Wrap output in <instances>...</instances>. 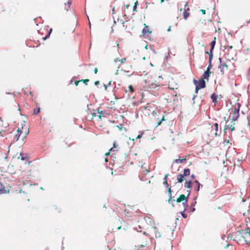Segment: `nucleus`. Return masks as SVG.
I'll return each mask as SVG.
<instances>
[{"instance_id": "20e7f679", "label": "nucleus", "mask_w": 250, "mask_h": 250, "mask_svg": "<svg viewBox=\"0 0 250 250\" xmlns=\"http://www.w3.org/2000/svg\"><path fill=\"white\" fill-rule=\"evenodd\" d=\"M189 193H188L187 196H186L184 194H181L178 198H177L176 201L177 203H180L181 202L184 201V202L183 203V205L185 206H187V203L188 202V197Z\"/></svg>"}, {"instance_id": "ddd939ff", "label": "nucleus", "mask_w": 250, "mask_h": 250, "mask_svg": "<svg viewBox=\"0 0 250 250\" xmlns=\"http://www.w3.org/2000/svg\"><path fill=\"white\" fill-rule=\"evenodd\" d=\"M218 124L215 123L214 125V128L212 127L211 132L214 134L216 136H219V134L218 133Z\"/></svg>"}, {"instance_id": "473e14b6", "label": "nucleus", "mask_w": 250, "mask_h": 250, "mask_svg": "<svg viewBox=\"0 0 250 250\" xmlns=\"http://www.w3.org/2000/svg\"><path fill=\"white\" fill-rule=\"evenodd\" d=\"M85 84H87V83L89 81V79H84L81 80Z\"/></svg>"}, {"instance_id": "0eeeda50", "label": "nucleus", "mask_w": 250, "mask_h": 250, "mask_svg": "<svg viewBox=\"0 0 250 250\" xmlns=\"http://www.w3.org/2000/svg\"><path fill=\"white\" fill-rule=\"evenodd\" d=\"M189 10V8L188 7V2H186L185 4L184 10L183 13V18L185 20H187L189 16L190 13L188 11Z\"/></svg>"}, {"instance_id": "e433bc0d", "label": "nucleus", "mask_w": 250, "mask_h": 250, "mask_svg": "<svg viewBox=\"0 0 250 250\" xmlns=\"http://www.w3.org/2000/svg\"><path fill=\"white\" fill-rule=\"evenodd\" d=\"M81 82H82V81H80V80L75 81V85L76 86H78L79 83H80Z\"/></svg>"}, {"instance_id": "a19ab883", "label": "nucleus", "mask_w": 250, "mask_h": 250, "mask_svg": "<svg viewBox=\"0 0 250 250\" xmlns=\"http://www.w3.org/2000/svg\"><path fill=\"white\" fill-rule=\"evenodd\" d=\"M248 230L246 231V233H249L250 235V227H248Z\"/></svg>"}, {"instance_id": "c85d7f7f", "label": "nucleus", "mask_w": 250, "mask_h": 250, "mask_svg": "<svg viewBox=\"0 0 250 250\" xmlns=\"http://www.w3.org/2000/svg\"><path fill=\"white\" fill-rule=\"evenodd\" d=\"M40 110H41V108L40 107H39L37 109H35L34 110V114H38V113H39L40 112Z\"/></svg>"}, {"instance_id": "c756f323", "label": "nucleus", "mask_w": 250, "mask_h": 250, "mask_svg": "<svg viewBox=\"0 0 250 250\" xmlns=\"http://www.w3.org/2000/svg\"><path fill=\"white\" fill-rule=\"evenodd\" d=\"M246 225L248 226V227H250V218H248V219H246Z\"/></svg>"}, {"instance_id": "ea45409f", "label": "nucleus", "mask_w": 250, "mask_h": 250, "mask_svg": "<svg viewBox=\"0 0 250 250\" xmlns=\"http://www.w3.org/2000/svg\"><path fill=\"white\" fill-rule=\"evenodd\" d=\"M164 184L167 187H168V184L167 180H165V181L164 182Z\"/></svg>"}, {"instance_id": "3c124183", "label": "nucleus", "mask_w": 250, "mask_h": 250, "mask_svg": "<svg viewBox=\"0 0 250 250\" xmlns=\"http://www.w3.org/2000/svg\"><path fill=\"white\" fill-rule=\"evenodd\" d=\"M117 126L119 128V130H122V125H120V126L117 125Z\"/></svg>"}, {"instance_id": "f257e3e1", "label": "nucleus", "mask_w": 250, "mask_h": 250, "mask_svg": "<svg viewBox=\"0 0 250 250\" xmlns=\"http://www.w3.org/2000/svg\"><path fill=\"white\" fill-rule=\"evenodd\" d=\"M29 133V126L25 121H22L17 130V134L14 136V140L18 141L20 137L23 143H25V139Z\"/></svg>"}, {"instance_id": "5fc2aeb1", "label": "nucleus", "mask_w": 250, "mask_h": 250, "mask_svg": "<svg viewBox=\"0 0 250 250\" xmlns=\"http://www.w3.org/2000/svg\"><path fill=\"white\" fill-rule=\"evenodd\" d=\"M21 159L22 160H24L25 159L24 157L22 156L21 154Z\"/></svg>"}, {"instance_id": "8fccbe9b", "label": "nucleus", "mask_w": 250, "mask_h": 250, "mask_svg": "<svg viewBox=\"0 0 250 250\" xmlns=\"http://www.w3.org/2000/svg\"><path fill=\"white\" fill-rule=\"evenodd\" d=\"M199 89H197V86H196V87H195V93H198V90H199Z\"/></svg>"}, {"instance_id": "7c9ffc66", "label": "nucleus", "mask_w": 250, "mask_h": 250, "mask_svg": "<svg viewBox=\"0 0 250 250\" xmlns=\"http://www.w3.org/2000/svg\"><path fill=\"white\" fill-rule=\"evenodd\" d=\"M128 88L129 89V91L131 92V93H133L134 91V88L133 87H132V85H129L128 86Z\"/></svg>"}, {"instance_id": "5701e85b", "label": "nucleus", "mask_w": 250, "mask_h": 250, "mask_svg": "<svg viewBox=\"0 0 250 250\" xmlns=\"http://www.w3.org/2000/svg\"><path fill=\"white\" fill-rule=\"evenodd\" d=\"M126 58H124L122 59H119L118 58H116L114 60V62H120L121 63H124L126 61Z\"/></svg>"}, {"instance_id": "f03ea898", "label": "nucleus", "mask_w": 250, "mask_h": 250, "mask_svg": "<svg viewBox=\"0 0 250 250\" xmlns=\"http://www.w3.org/2000/svg\"><path fill=\"white\" fill-rule=\"evenodd\" d=\"M150 237L146 232L139 233L136 236V241L139 246V248H143L147 245Z\"/></svg>"}, {"instance_id": "72a5a7b5", "label": "nucleus", "mask_w": 250, "mask_h": 250, "mask_svg": "<svg viewBox=\"0 0 250 250\" xmlns=\"http://www.w3.org/2000/svg\"><path fill=\"white\" fill-rule=\"evenodd\" d=\"M137 3H138V1H137L135 3V4L133 6V11H136V8H137Z\"/></svg>"}, {"instance_id": "412c9836", "label": "nucleus", "mask_w": 250, "mask_h": 250, "mask_svg": "<svg viewBox=\"0 0 250 250\" xmlns=\"http://www.w3.org/2000/svg\"><path fill=\"white\" fill-rule=\"evenodd\" d=\"M185 187L186 188H188L189 190H188V193L190 192V189L191 187V182L190 181H186L185 184Z\"/></svg>"}, {"instance_id": "423d86ee", "label": "nucleus", "mask_w": 250, "mask_h": 250, "mask_svg": "<svg viewBox=\"0 0 250 250\" xmlns=\"http://www.w3.org/2000/svg\"><path fill=\"white\" fill-rule=\"evenodd\" d=\"M194 83L196 86H197V89H201L206 87V82L203 79H199L198 82L194 80Z\"/></svg>"}, {"instance_id": "2eb2a0df", "label": "nucleus", "mask_w": 250, "mask_h": 250, "mask_svg": "<svg viewBox=\"0 0 250 250\" xmlns=\"http://www.w3.org/2000/svg\"><path fill=\"white\" fill-rule=\"evenodd\" d=\"M9 192V189L7 190L4 186L0 182V194H4Z\"/></svg>"}, {"instance_id": "2f4dec72", "label": "nucleus", "mask_w": 250, "mask_h": 250, "mask_svg": "<svg viewBox=\"0 0 250 250\" xmlns=\"http://www.w3.org/2000/svg\"><path fill=\"white\" fill-rule=\"evenodd\" d=\"M144 134V132H141L140 134H139L137 137L136 138V140L138 139H140L143 136V135Z\"/></svg>"}, {"instance_id": "4468645a", "label": "nucleus", "mask_w": 250, "mask_h": 250, "mask_svg": "<svg viewBox=\"0 0 250 250\" xmlns=\"http://www.w3.org/2000/svg\"><path fill=\"white\" fill-rule=\"evenodd\" d=\"M192 184L194 187V190L198 191L200 189V186H202L197 180H195Z\"/></svg>"}, {"instance_id": "052dcab7", "label": "nucleus", "mask_w": 250, "mask_h": 250, "mask_svg": "<svg viewBox=\"0 0 250 250\" xmlns=\"http://www.w3.org/2000/svg\"><path fill=\"white\" fill-rule=\"evenodd\" d=\"M232 48H233V46H232V45H230V46H229V49H232Z\"/></svg>"}, {"instance_id": "13d9d810", "label": "nucleus", "mask_w": 250, "mask_h": 250, "mask_svg": "<svg viewBox=\"0 0 250 250\" xmlns=\"http://www.w3.org/2000/svg\"><path fill=\"white\" fill-rule=\"evenodd\" d=\"M170 28H171V26H170L168 28V29H167V31H170Z\"/></svg>"}, {"instance_id": "f3484780", "label": "nucleus", "mask_w": 250, "mask_h": 250, "mask_svg": "<svg viewBox=\"0 0 250 250\" xmlns=\"http://www.w3.org/2000/svg\"><path fill=\"white\" fill-rule=\"evenodd\" d=\"M145 27L143 29V35H146L147 33L150 34L152 32L149 30L148 26L146 25V24H144Z\"/></svg>"}, {"instance_id": "680f3d73", "label": "nucleus", "mask_w": 250, "mask_h": 250, "mask_svg": "<svg viewBox=\"0 0 250 250\" xmlns=\"http://www.w3.org/2000/svg\"><path fill=\"white\" fill-rule=\"evenodd\" d=\"M177 92H175V96H177Z\"/></svg>"}, {"instance_id": "6e6d98bb", "label": "nucleus", "mask_w": 250, "mask_h": 250, "mask_svg": "<svg viewBox=\"0 0 250 250\" xmlns=\"http://www.w3.org/2000/svg\"><path fill=\"white\" fill-rule=\"evenodd\" d=\"M247 24H249V23H250V19H249V21H247Z\"/></svg>"}, {"instance_id": "37998d69", "label": "nucleus", "mask_w": 250, "mask_h": 250, "mask_svg": "<svg viewBox=\"0 0 250 250\" xmlns=\"http://www.w3.org/2000/svg\"><path fill=\"white\" fill-rule=\"evenodd\" d=\"M112 152L111 151L109 150V151L105 154V155L107 156L110 155V153Z\"/></svg>"}, {"instance_id": "7ed1b4c3", "label": "nucleus", "mask_w": 250, "mask_h": 250, "mask_svg": "<svg viewBox=\"0 0 250 250\" xmlns=\"http://www.w3.org/2000/svg\"><path fill=\"white\" fill-rule=\"evenodd\" d=\"M240 108V104H237V106L234 107V109H231L229 113V118L233 121H235L239 117V111Z\"/></svg>"}, {"instance_id": "bb28decb", "label": "nucleus", "mask_w": 250, "mask_h": 250, "mask_svg": "<svg viewBox=\"0 0 250 250\" xmlns=\"http://www.w3.org/2000/svg\"><path fill=\"white\" fill-rule=\"evenodd\" d=\"M210 75V74H209L208 72H205L203 74V75H202L201 79H203V80L206 79V80H208Z\"/></svg>"}, {"instance_id": "9d476101", "label": "nucleus", "mask_w": 250, "mask_h": 250, "mask_svg": "<svg viewBox=\"0 0 250 250\" xmlns=\"http://www.w3.org/2000/svg\"><path fill=\"white\" fill-rule=\"evenodd\" d=\"M221 97V95H217V94H216L215 93H213L211 95L210 98H211V99L212 100V103H214V105H215L218 102V99H220Z\"/></svg>"}, {"instance_id": "6ab92c4d", "label": "nucleus", "mask_w": 250, "mask_h": 250, "mask_svg": "<svg viewBox=\"0 0 250 250\" xmlns=\"http://www.w3.org/2000/svg\"><path fill=\"white\" fill-rule=\"evenodd\" d=\"M177 180L178 182L181 183L185 180L184 176L182 174H179L177 176Z\"/></svg>"}, {"instance_id": "338daca9", "label": "nucleus", "mask_w": 250, "mask_h": 250, "mask_svg": "<svg viewBox=\"0 0 250 250\" xmlns=\"http://www.w3.org/2000/svg\"><path fill=\"white\" fill-rule=\"evenodd\" d=\"M152 113H153V114H156V112H155V111H152Z\"/></svg>"}, {"instance_id": "e2e57ef3", "label": "nucleus", "mask_w": 250, "mask_h": 250, "mask_svg": "<svg viewBox=\"0 0 250 250\" xmlns=\"http://www.w3.org/2000/svg\"><path fill=\"white\" fill-rule=\"evenodd\" d=\"M105 161L106 162H108V159H107V158H105Z\"/></svg>"}, {"instance_id": "0e129e2a", "label": "nucleus", "mask_w": 250, "mask_h": 250, "mask_svg": "<svg viewBox=\"0 0 250 250\" xmlns=\"http://www.w3.org/2000/svg\"><path fill=\"white\" fill-rule=\"evenodd\" d=\"M191 177L192 178H194V176L193 174H192Z\"/></svg>"}, {"instance_id": "bf43d9fd", "label": "nucleus", "mask_w": 250, "mask_h": 250, "mask_svg": "<svg viewBox=\"0 0 250 250\" xmlns=\"http://www.w3.org/2000/svg\"><path fill=\"white\" fill-rule=\"evenodd\" d=\"M136 229H137V230L138 231H140V232L142 231V230H141V229H140H140H139L137 228H136Z\"/></svg>"}, {"instance_id": "f8f14e48", "label": "nucleus", "mask_w": 250, "mask_h": 250, "mask_svg": "<svg viewBox=\"0 0 250 250\" xmlns=\"http://www.w3.org/2000/svg\"><path fill=\"white\" fill-rule=\"evenodd\" d=\"M235 56L236 54L235 53L231 54L229 50L225 54L226 58L229 61L234 60Z\"/></svg>"}, {"instance_id": "603ef678", "label": "nucleus", "mask_w": 250, "mask_h": 250, "mask_svg": "<svg viewBox=\"0 0 250 250\" xmlns=\"http://www.w3.org/2000/svg\"><path fill=\"white\" fill-rule=\"evenodd\" d=\"M230 128H231V131H233L234 130V127L232 125L230 126Z\"/></svg>"}, {"instance_id": "b1692460", "label": "nucleus", "mask_w": 250, "mask_h": 250, "mask_svg": "<svg viewBox=\"0 0 250 250\" xmlns=\"http://www.w3.org/2000/svg\"><path fill=\"white\" fill-rule=\"evenodd\" d=\"M118 146V145L116 142H114L113 144V147L110 149V151H113V152L117 151L118 149L115 150V148H116Z\"/></svg>"}, {"instance_id": "1a4fd4ad", "label": "nucleus", "mask_w": 250, "mask_h": 250, "mask_svg": "<svg viewBox=\"0 0 250 250\" xmlns=\"http://www.w3.org/2000/svg\"><path fill=\"white\" fill-rule=\"evenodd\" d=\"M215 42H216V38L214 37L213 41L211 42V49L210 50V53H209L208 52H206V53L208 54L209 55V62H210V61H211V59L212 58L213 55H212V52L214 49V45L215 44Z\"/></svg>"}, {"instance_id": "dca6fc26", "label": "nucleus", "mask_w": 250, "mask_h": 250, "mask_svg": "<svg viewBox=\"0 0 250 250\" xmlns=\"http://www.w3.org/2000/svg\"><path fill=\"white\" fill-rule=\"evenodd\" d=\"M151 232L153 234L154 236L156 238L160 237V234L157 231V228L156 227H152Z\"/></svg>"}, {"instance_id": "aec40b11", "label": "nucleus", "mask_w": 250, "mask_h": 250, "mask_svg": "<svg viewBox=\"0 0 250 250\" xmlns=\"http://www.w3.org/2000/svg\"><path fill=\"white\" fill-rule=\"evenodd\" d=\"M168 119L166 118L165 114L163 115L162 119L157 123L156 126L160 125L163 121H167Z\"/></svg>"}, {"instance_id": "4be33fe9", "label": "nucleus", "mask_w": 250, "mask_h": 250, "mask_svg": "<svg viewBox=\"0 0 250 250\" xmlns=\"http://www.w3.org/2000/svg\"><path fill=\"white\" fill-rule=\"evenodd\" d=\"M71 3V1L70 0H68L67 2L66 3H64V9L68 11L70 9V5Z\"/></svg>"}, {"instance_id": "a211bd4d", "label": "nucleus", "mask_w": 250, "mask_h": 250, "mask_svg": "<svg viewBox=\"0 0 250 250\" xmlns=\"http://www.w3.org/2000/svg\"><path fill=\"white\" fill-rule=\"evenodd\" d=\"M168 195H169V198L168 200V202L169 203H172V202H174L175 200L173 199L172 200V194H171V190L170 188H168L167 189Z\"/></svg>"}, {"instance_id": "de8ad7c7", "label": "nucleus", "mask_w": 250, "mask_h": 250, "mask_svg": "<svg viewBox=\"0 0 250 250\" xmlns=\"http://www.w3.org/2000/svg\"><path fill=\"white\" fill-rule=\"evenodd\" d=\"M100 83L99 82V81H95V83H94V84L96 85H99Z\"/></svg>"}, {"instance_id": "4c0bfd02", "label": "nucleus", "mask_w": 250, "mask_h": 250, "mask_svg": "<svg viewBox=\"0 0 250 250\" xmlns=\"http://www.w3.org/2000/svg\"><path fill=\"white\" fill-rule=\"evenodd\" d=\"M122 227V225H120V226L116 225L115 226V227H116V229H121Z\"/></svg>"}, {"instance_id": "9b49d317", "label": "nucleus", "mask_w": 250, "mask_h": 250, "mask_svg": "<svg viewBox=\"0 0 250 250\" xmlns=\"http://www.w3.org/2000/svg\"><path fill=\"white\" fill-rule=\"evenodd\" d=\"M174 81L173 80H172L171 82H169L168 84V88L171 90H178L179 88V85L177 83H175V85L173 84Z\"/></svg>"}, {"instance_id": "58836bf2", "label": "nucleus", "mask_w": 250, "mask_h": 250, "mask_svg": "<svg viewBox=\"0 0 250 250\" xmlns=\"http://www.w3.org/2000/svg\"><path fill=\"white\" fill-rule=\"evenodd\" d=\"M92 117H95L96 116H97L98 115V112L97 113H92Z\"/></svg>"}, {"instance_id": "39448f33", "label": "nucleus", "mask_w": 250, "mask_h": 250, "mask_svg": "<svg viewBox=\"0 0 250 250\" xmlns=\"http://www.w3.org/2000/svg\"><path fill=\"white\" fill-rule=\"evenodd\" d=\"M219 60L220 65L219 67L221 71L223 73V74H224V72L228 69V65L226 62H222L221 58H219Z\"/></svg>"}, {"instance_id": "a878e982", "label": "nucleus", "mask_w": 250, "mask_h": 250, "mask_svg": "<svg viewBox=\"0 0 250 250\" xmlns=\"http://www.w3.org/2000/svg\"><path fill=\"white\" fill-rule=\"evenodd\" d=\"M186 161V158H184L182 159H181L180 158H179L177 159L174 160V162L175 163L178 164V163H182L183 162Z\"/></svg>"}, {"instance_id": "cd10ccee", "label": "nucleus", "mask_w": 250, "mask_h": 250, "mask_svg": "<svg viewBox=\"0 0 250 250\" xmlns=\"http://www.w3.org/2000/svg\"><path fill=\"white\" fill-rule=\"evenodd\" d=\"M190 174V169L189 168H186L184 170L183 175L184 176H187Z\"/></svg>"}, {"instance_id": "a18cd8bd", "label": "nucleus", "mask_w": 250, "mask_h": 250, "mask_svg": "<svg viewBox=\"0 0 250 250\" xmlns=\"http://www.w3.org/2000/svg\"><path fill=\"white\" fill-rule=\"evenodd\" d=\"M5 131H4V130L1 131L0 132V134H1V135L2 136H3L4 135L3 133H5Z\"/></svg>"}, {"instance_id": "393cba45", "label": "nucleus", "mask_w": 250, "mask_h": 250, "mask_svg": "<svg viewBox=\"0 0 250 250\" xmlns=\"http://www.w3.org/2000/svg\"><path fill=\"white\" fill-rule=\"evenodd\" d=\"M104 113L103 111H100L99 109L98 110V115L99 119H101L102 117H104Z\"/></svg>"}, {"instance_id": "49530a36", "label": "nucleus", "mask_w": 250, "mask_h": 250, "mask_svg": "<svg viewBox=\"0 0 250 250\" xmlns=\"http://www.w3.org/2000/svg\"><path fill=\"white\" fill-rule=\"evenodd\" d=\"M209 63H210V64H209V65H208V67L207 69H210V68H211V62H210L209 61Z\"/></svg>"}, {"instance_id": "6e6552de", "label": "nucleus", "mask_w": 250, "mask_h": 250, "mask_svg": "<svg viewBox=\"0 0 250 250\" xmlns=\"http://www.w3.org/2000/svg\"><path fill=\"white\" fill-rule=\"evenodd\" d=\"M163 85V84L162 83L155 81V82L149 84L148 86L150 89L153 90L157 88V87H161Z\"/></svg>"}, {"instance_id": "79ce46f5", "label": "nucleus", "mask_w": 250, "mask_h": 250, "mask_svg": "<svg viewBox=\"0 0 250 250\" xmlns=\"http://www.w3.org/2000/svg\"><path fill=\"white\" fill-rule=\"evenodd\" d=\"M200 11L202 12V13L203 15H205L206 14V10L204 9H201V10H200Z\"/></svg>"}, {"instance_id": "09e8293b", "label": "nucleus", "mask_w": 250, "mask_h": 250, "mask_svg": "<svg viewBox=\"0 0 250 250\" xmlns=\"http://www.w3.org/2000/svg\"><path fill=\"white\" fill-rule=\"evenodd\" d=\"M206 72H208L209 74H211V72L210 71V69H207V70L205 71Z\"/></svg>"}, {"instance_id": "864d4df0", "label": "nucleus", "mask_w": 250, "mask_h": 250, "mask_svg": "<svg viewBox=\"0 0 250 250\" xmlns=\"http://www.w3.org/2000/svg\"><path fill=\"white\" fill-rule=\"evenodd\" d=\"M167 175H166L164 178V181H165V180H167Z\"/></svg>"}, {"instance_id": "c9c22d12", "label": "nucleus", "mask_w": 250, "mask_h": 250, "mask_svg": "<svg viewBox=\"0 0 250 250\" xmlns=\"http://www.w3.org/2000/svg\"><path fill=\"white\" fill-rule=\"evenodd\" d=\"M181 215L184 218H186L187 217V215L184 212H181Z\"/></svg>"}, {"instance_id": "774afa93", "label": "nucleus", "mask_w": 250, "mask_h": 250, "mask_svg": "<svg viewBox=\"0 0 250 250\" xmlns=\"http://www.w3.org/2000/svg\"><path fill=\"white\" fill-rule=\"evenodd\" d=\"M117 46L118 48H119V44L118 43H117Z\"/></svg>"}, {"instance_id": "4d7b16f0", "label": "nucleus", "mask_w": 250, "mask_h": 250, "mask_svg": "<svg viewBox=\"0 0 250 250\" xmlns=\"http://www.w3.org/2000/svg\"><path fill=\"white\" fill-rule=\"evenodd\" d=\"M114 11H115V7H113L112 9V12H113V14L114 13Z\"/></svg>"}, {"instance_id": "69168bd1", "label": "nucleus", "mask_w": 250, "mask_h": 250, "mask_svg": "<svg viewBox=\"0 0 250 250\" xmlns=\"http://www.w3.org/2000/svg\"><path fill=\"white\" fill-rule=\"evenodd\" d=\"M164 1V0H161L160 2L161 3H163Z\"/></svg>"}, {"instance_id": "f704fd0d", "label": "nucleus", "mask_w": 250, "mask_h": 250, "mask_svg": "<svg viewBox=\"0 0 250 250\" xmlns=\"http://www.w3.org/2000/svg\"><path fill=\"white\" fill-rule=\"evenodd\" d=\"M51 31H52V29H51L50 30V32H49L48 33V34L45 37L43 38V40L46 39L49 36V35L50 34V32H51Z\"/></svg>"}, {"instance_id": "c03bdc74", "label": "nucleus", "mask_w": 250, "mask_h": 250, "mask_svg": "<svg viewBox=\"0 0 250 250\" xmlns=\"http://www.w3.org/2000/svg\"><path fill=\"white\" fill-rule=\"evenodd\" d=\"M94 72L95 74H97V72H98V68H95V69L94 70Z\"/></svg>"}]
</instances>
